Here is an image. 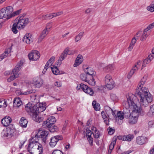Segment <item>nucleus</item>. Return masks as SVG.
Masks as SVG:
<instances>
[{
	"label": "nucleus",
	"instance_id": "1",
	"mask_svg": "<svg viewBox=\"0 0 154 154\" xmlns=\"http://www.w3.org/2000/svg\"><path fill=\"white\" fill-rule=\"evenodd\" d=\"M137 88L139 91L137 94L140 98V104L144 106V107L148 106L149 103H151L153 100L152 96L149 92H147V89L146 88Z\"/></svg>",
	"mask_w": 154,
	"mask_h": 154
},
{
	"label": "nucleus",
	"instance_id": "2",
	"mask_svg": "<svg viewBox=\"0 0 154 154\" xmlns=\"http://www.w3.org/2000/svg\"><path fill=\"white\" fill-rule=\"evenodd\" d=\"M26 15L25 14H23L22 16L18 17L14 20V22L17 25L18 29H23L29 23V19L24 17Z\"/></svg>",
	"mask_w": 154,
	"mask_h": 154
},
{
	"label": "nucleus",
	"instance_id": "3",
	"mask_svg": "<svg viewBox=\"0 0 154 154\" xmlns=\"http://www.w3.org/2000/svg\"><path fill=\"white\" fill-rule=\"evenodd\" d=\"M26 107H29L31 112H33V113H37L38 114L40 112H42L45 111L46 109V106L45 104L40 103L37 107L35 105H33L29 103L25 106V109L26 110Z\"/></svg>",
	"mask_w": 154,
	"mask_h": 154
},
{
	"label": "nucleus",
	"instance_id": "4",
	"mask_svg": "<svg viewBox=\"0 0 154 154\" xmlns=\"http://www.w3.org/2000/svg\"><path fill=\"white\" fill-rule=\"evenodd\" d=\"M23 63L21 62H19L16 66L12 71L11 75L7 79L8 82H10L14 80L19 76V72L21 68Z\"/></svg>",
	"mask_w": 154,
	"mask_h": 154
},
{
	"label": "nucleus",
	"instance_id": "5",
	"mask_svg": "<svg viewBox=\"0 0 154 154\" xmlns=\"http://www.w3.org/2000/svg\"><path fill=\"white\" fill-rule=\"evenodd\" d=\"M134 96L131 93L128 94V97L127 96V101H124L123 102V108H129L132 107V104H134L133 98Z\"/></svg>",
	"mask_w": 154,
	"mask_h": 154
},
{
	"label": "nucleus",
	"instance_id": "6",
	"mask_svg": "<svg viewBox=\"0 0 154 154\" xmlns=\"http://www.w3.org/2000/svg\"><path fill=\"white\" fill-rule=\"evenodd\" d=\"M29 107H26V111L28 113L31 117L32 118V119L38 122H40L43 120V118L41 117L38 116V114L37 113H33V112H31Z\"/></svg>",
	"mask_w": 154,
	"mask_h": 154
},
{
	"label": "nucleus",
	"instance_id": "7",
	"mask_svg": "<svg viewBox=\"0 0 154 154\" xmlns=\"http://www.w3.org/2000/svg\"><path fill=\"white\" fill-rule=\"evenodd\" d=\"M48 134V132L46 131H39L36 134V135L38 136L42 143L45 144L46 143L47 137Z\"/></svg>",
	"mask_w": 154,
	"mask_h": 154
},
{
	"label": "nucleus",
	"instance_id": "8",
	"mask_svg": "<svg viewBox=\"0 0 154 154\" xmlns=\"http://www.w3.org/2000/svg\"><path fill=\"white\" fill-rule=\"evenodd\" d=\"M80 78L82 80L87 82L91 85L94 86L96 82L95 80L93 81L89 78L88 75L86 73H82L81 74Z\"/></svg>",
	"mask_w": 154,
	"mask_h": 154
},
{
	"label": "nucleus",
	"instance_id": "9",
	"mask_svg": "<svg viewBox=\"0 0 154 154\" xmlns=\"http://www.w3.org/2000/svg\"><path fill=\"white\" fill-rule=\"evenodd\" d=\"M83 69L86 74H87L90 79H91L93 81L95 80L94 77L95 74H94L93 70L91 68L88 67L87 65L84 66H83Z\"/></svg>",
	"mask_w": 154,
	"mask_h": 154
},
{
	"label": "nucleus",
	"instance_id": "10",
	"mask_svg": "<svg viewBox=\"0 0 154 154\" xmlns=\"http://www.w3.org/2000/svg\"><path fill=\"white\" fill-rule=\"evenodd\" d=\"M56 121L55 117L53 116H50L48 117L47 120L43 122L42 123L43 128H46L51 125H54Z\"/></svg>",
	"mask_w": 154,
	"mask_h": 154
},
{
	"label": "nucleus",
	"instance_id": "11",
	"mask_svg": "<svg viewBox=\"0 0 154 154\" xmlns=\"http://www.w3.org/2000/svg\"><path fill=\"white\" fill-rule=\"evenodd\" d=\"M40 54L39 52L36 50H32L28 55L29 59L30 60L36 61L40 57Z\"/></svg>",
	"mask_w": 154,
	"mask_h": 154
},
{
	"label": "nucleus",
	"instance_id": "12",
	"mask_svg": "<svg viewBox=\"0 0 154 154\" xmlns=\"http://www.w3.org/2000/svg\"><path fill=\"white\" fill-rule=\"evenodd\" d=\"M80 87L84 92L91 96L94 94V91L91 88L82 83L80 84Z\"/></svg>",
	"mask_w": 154,
	"mask_h": 154
},
{
	"label": "nucleus",
	"instance_id": "13",
	"mask_svg": "<svg viewBox=\"0 0 154 154\" xmlns=\"http://www.w3.org/2000/svg\"><path fill=\"white\" fill-rule=\"evenodd\" d=\"M134 105L132 104V107L131 108H133V110L132 112L131 115H135L136 113V115H138L139 114L140 112L142 110L141 108V106H144L141 105V104L140 106H137L134 103Z\"/></svg>",
	"mask_w": 154,
	"mask_h": 154
},
{
	"label": "nucleus",
	"instance_id": "14",
	"mask_svg": "<svg viewBox=\"0 0 154 154\" xmlns=\"http://www.w3.org/2000/svg\"><path fill=\"white\" fill-rule=\"evenodd\" d=\"M105 112H106L108 117L109 118L112 116H113L114 117L116 116V111H113L109 107L106 106L104 107Z\"/></svg>",
	"mask_w": 154,
	"mask_h": 154
},
{
	"label": "nucleus",
	"instance_id": "15",
	"mask_svg": "<svg viewBox=\"0 0 154 154\" xmlns=\"http://www.w3.org/2000/svg\"><path fill=\"white\" fill-rule=\"evenodd\" d=\"M29 144H43L42 141H40V140L38 138V136L36 135V134L35 135L34 137H32L29 139Z\"/></svg>",
	"mask_w": 154,
	"mask_h": 154
},
{
	"label": "nucleus",
	"instance_id": "16",
	"mask_svg": "<svg viewBox=\"0 0 154 154\" xmlns=\"http://www.w3.org/2000/svg\"><path fill=\"white\" fill-rule=\"evenodd\" d=\"M12 122L11 118L8 116H5L1 120L2 124L5 127L9 126L11 124L10 123Z\"/></svg>",
	"mask_w": 154,
	"mask_h": 154
},
{
	"label": "nucleus",
	"instance_id": "17",
	"mask_svg": "<svg viewBox=\"0 0 154 154\" xmlns=\"http://www.w3.org/2000/svg\"><path fill=\"white\" fill-rule=\"evenodd\" d=\"M69 51V49L67 48L65 49L63 52L61 54L59 59L58 63L59 65H60L61 63V61L64 60L65 57L67 56L68 52Z\"/></svg>",
	"mask_w": 154,
	"mask_h": 154
},
{
	"label": "nucleus",
	"instance_id": "18",
	"mask_svg": "<svg viewBox=\"0 0 154 154\" xmlns=\"http://www.w3.org/2000/svg\"><path fill=\"white\" fill-rule=\"evenodd\" d=\"M148 138L146 137L141 136L137 137L136 141L138 144H144L147 143Z\"/></svg>",
	"mask_w": 154,
	"mask_h": 154
},
{
	"label": "nucleus",
	"instance_id": "19",
	"mask_svg": "<svg viewBox=\"0 0 154 154\" xmlns=\"http://www.w3.org/2000/svg\"><path fill=\"white\" fill-rule=\"evenodd\" d=\"M6 131L8 134L13 135L16 132V130L12 125H10L6 128Z\"/></svg>",
	"mask_w": 154,
	"mask_h": 154
},
{
	"label": "nucleus",
	"instance_id": "20",
	"mask_svg": "<svg viewBox=\"0 0 154 154\" xmlns=\"http://www.w3.org/2000/svg\"><path fill=\"white\" fill-rule=\"evenodd\" d=\"M3 8L5 9V11H6V13L7 14L8 18L9 19L12 16L11 13L13 10V8L11 6H8L6 8Z\"/></svg>",
	"mask_w": 154,
	"mask_h": 154
},
{
	"label": "nucleus",
	"instance_id": "21",
	"mask_svg": "<svg viewBox=\"0 0 154 154\" xmlns=\"http://www.w3.org/2000/svg\"><path fill=\"white\" fill-rule=\"evenodd\" d=\"M83 60V57L80 54L78 55L75 61V63L73 65L74 66L76 67L79 66L80 64L82 63Z\"/></svg>",
	"mask_w": 154,
	"mask_h": 154
},
{
	"label": "nucleus",
	"instance_id": "22",
	"mask_svg": "<svg viewBox=\"0 0 154 154\" xmlns=\"http://www.w3.org/2000/svg\"><path fill=\"white\" fill-rule=\"evenodd\" d=\"M33 81V84L35 87L36 88H39L42 84V83L41 82L40 79L38 78H34Z\"/></svg>",
	"mask_w": 154,
	"mask_h": 154
},
{
	"label": "nucleus",
	"instance_id": "23",
	"mask_svg": "<svg viewBox=\"0 0 154 154\" xmlns=\"http://www.w3.org/2000/svg\"><path fill=\"white\" fill-rule=\"evenodd\" d=\"M22 101L19 97H16L14 98L13 101V106L14 107L17 108L21 105Z\"/></svg>",
	"mask_w": 154,
	"mask_h": 154
},
{
	"label": "nucleus",
	"instance_id": "24",
	"mask_svg": "<svg viewBox=\"0 0 154 154\" xmlns=\"http://www.w3.org/2000/svg\"><path fill=\"white\" fill-rule=\"evenodd\" d=\"M138 118V115H132L129 118V122L131 124H134L136 123L137 121Z\"/></svg>",
	"mask_w": 154,
	"mask_h": 154
},
{
	"label": "nucleus",
	"instance_id": "25",
	"mask_svg": "<svg viewBox=\"0 0 154 154\" xmlns=\"http://www.w3.org/2000/svg\"><path fill=\"white\" fill-rule=\"evenodd\" d=\"M62 139V138L61 137L58 136H55L51 138L50 142L55 143L56 144L57 142L61 141Z\"/></svg>",
	"mask_w": 154,
	"mask_h": 154
},
{
	"label": "nucleus",
	"instance_id": "26",
	"mask_svg": "<svg viewBox=\"0 0 154 154\" xmlns=\"http://www.w3.org/2000/svg\"><path fill=\"white\" fill-rule=\"evenodd\" d=\"M49 31V30L45 28L41 33L39 38V40L41 41L47 35Z\"/></svg>",
	"mask_w": 154,
	"mask_h": 154
},
{
	"label": "nucleus",
	"instance_id": "27",
	"mask_svg": "<svg viewBox=\"0 0 154 154\" xmlns=\"http://www.w3.org/2000/svg\"><path fill=\"white\" fill-rule=\"evenodd\" d=\"M48 128L49 131L51 132H57L58 131L57 127L55 125H51L46 128Z\"/></svg>",
	"mask_w": 154,
	"mask_h": 154
},
{
	"label": "nucleus",
	"instance_id": "28",
	"mask_svg": "<svg viewBox=\"0 0 154 154\" xmlns=\"http://www.w3.org/2000/svg\"><path fill=\"white\" fill-rule=\"evenodd\" d=\"M28 123V121L24 117H22L20 121V126L23 128L26 127Z\"/></svg>",
	"mask_w": 154,
	"mask_h": 154
},
{
	"label": "nucleus",
	"instance_id": "29",
	"mask_svg": "<svg viewBox=\"0 0 154 154\" xmlns=\"http://www.w3.org/2000/svg\"><path fill=\"white\" fill-rule=\"evenodd\" d=\"M147 76L146 75H144L141 79V81L139 83V85L138 86V89H141L143 88V85L145 84L146 79Z\"/></svg>",
	"mask_w": 154,
	"mask_h": 154
},
{
	"label": "nucleus",
	"instance_id": "30",
	"mask_svg": "<svg viewBox=\"0 0 154 154\" xmlns=\"http://www.w3.org/2000/svg\"><path fill=\"white\" fill-rule=\"evenodd\" d=\"M106 112L104 111H103L101 112V115L103 119L104 120V122L107 125H109V121L108 120V116L106 114Z\"/></svg>",
	"mask_w": 154,
	"mask_h": 154
},
{
	"label": "nucleus",
	"instance_id": "31",
	"mask_svg": "<svg viewBox=\"0 0 154 154\" xmlns=\"http://www.w3.org/2000/svg\"><path fill=\"white\" fill-rule=\"evenodd\" d=\"M113 69V66L112 64H109L103 68V70L106 72H109Z\"/></svg>",
	"mask_w": 154,
	"mask_h": 154
},
{
	"label": "nucleus",
	"instance_id": "32",
	"mask_svg": "<svg viewBox=\"0 0 154 154\" xmlns=\"http://www.w3.org/2000/svg\"><path fill=\"white\" fill-rule=\"evenodd\" d=\"M113 79L109 74H107L105 78V84L113 82Z\"/></svg>",
	"mask_w": 154,
	"mask_h": 154
},
{
	"label": "nucleus",
	"instance_id": "33",
	"mask_svg": "<svg viewBox=\"0 0 154 154\" xmlns=\"http://www.w3.org/2000/svg\"><path fill=\"white\" fill-rule=\"evenodd\" d=\"M5 9L2 8L0 10V19H3L7 17V19H8L7 14L6 13V11Z\"/></svg>",
	"mask_w": 154,
	"mask_h": 154
},
{
	"label": "nucleus",
	"instance_id": "34",
	"mask_svg": "<svg viewBox=\"0 0 154 154\" xmlns=\"http://www.w3.org/2000/svg\"><path fill=\"white\" fill-rule=\"evenodd\" d=\"M22 40L23 42L29 44L30 43L31 40L30 37H29V34H26L23 37Z\"/></svg>",
	"mask_w": 154,
	"mask_h": 154
},
{
	"label": "nucleus",
	"instance_id": "35",
	"mask_svg": "<svg viewBox=\"0 0 154 154\" xmlns=\"http://www.w3.org/2000/svg\"><path fill=\"white\" fill-rule=\"evenodd\" d=\"M93 107L96 111H98L100 109V105L95 100L93 101L92 103Z\"/></svg>",
	"mask_w": 154,
	"mask_h": 154
},
{
	"label": "nucleus",
	"instance_id": "36",
	"mask_svg": "<svg viewBox=\"0 0 154 154\" xmlns=\"http://www.w3.org/2000/svg\"><path fill=\"white\" fill-rule=\"evenodd\" d=\"M137 39L135 37H134L132 40L131 43L128 47V50L131 51L133 49L135 44L136 42Z\"/></svg>",
	"mask_w": 154,
	"mask_h": 154
},
{
	"label": "nucleus",
	"instance_id": "37",
	"mask_svg": "<svg viewBox=\"0 0 154 154\" xmlns=\"http://www.w3.org/2000/svg\"><path fill=\"white\" fill-rule=\"evenodd\" d=\"M53 67H51V69L52 72L54 74L57 75L60 73V71L57 68V66H53Z\"/></svg>",
	"mask_w": 154,
	"mask_h": 154
},
{
	"label": "nucleus",
	"instance_id": "38",
	"mask_svg": "<svg viewBox=\"0 0 154 154\" xmlns=\"http://www.w3.org/2000/svg\"><path fill=\"white\" fill-rule=\"evenodd\" d=\"M134 136L132 134H128L124 136V139L125 141H130L134 138Z\"/></svg>",
	"mask_w": 154,
	"mask_h": 154
},
{
	"label": "nucleus",
	"instance_id": "39",
	"mask_svg": "<svg viewBox=\"0 0 154 154\" xmlns=\"http://www.w3.org/2000/svg\"><path fill=\"white\" fill-rule=\"evenodd\" d=\"M84 34V32H81L76 36L75 39L76 42H78L80 40L83 36Z\"/></svg>",
	"mask_w": 154,
	"mask_h": 154
},
{
	"label": "nucleus",
	"instance_id": "40",
	"mask_svg": "<svg viewBox=\"0 0 154 154\" xmlns=\"http://www.w3.org/2000/svg\"><path fill=\"white\" fill-rule=\"evenodd\" d=\"M124 114H123V112L120 111L117 113V115L116 117H117L120 119L122 120L124 118Z\"/></svg>",
	"mask_w": 154,
	"mask_h": 154
},
{
	"label": "nucleus",
	"instance_id": "41",
	"mask_svg": "<svg viewBox=\"0 0 154 154\" xmlns=\"http://www.w3.org/2000/svg\"><path fill=\"white\" fill-rule=\"evenodd\" d=\"M8 54V51L7 50L5 51L0 56V61L7 57Z\"/></svg>",
	"mask_w": 154,
	"mask_h": 154
},
{
	"label": "nucleus",
	"instance_id": "42",
	"mask_svg": "<svg viewBox=\"0 0 154 154\" xmlns=\"http://www.w3.org/2000/svg\"><path fill=\"white\" fill-rule=\"evenodd\" d=\"M105 84L106 87L109 90L112 89L115 86V84L113 81L112 83Z\"/></svg>",
	"mask_w": 154,
	"mask_h": 154
},
{
	"label": "nucleus",
	"instance_id": "43",
	"mask_svg": "<svg viewBox=\"0 0 154 154\" xmlns=\"http://www.w3.org/2000/svg\"><path fill=\"white\" fill-rule=\"evenodd\" d=\"M17 25L14 22L11 29L13 32L15 34L17 33L18 32L17 29Z\"/></svg>",
	"mask_w": 154,
	"mask_h": 154
},
{
	"label": "nucleus",
	"instance_id": "44",
	"mask_svg": "<svg viewBox=\"0 0 154 154\" xmlns=\"http://www.w3.org/2000/svg\"><path fill=\"white\" fill-rule=\"evenodd\" d=\"M147 9L151 12L154 11V3L151 4L146 8Z\"/></svg>",
	"mask_w": 154,
	"mask_h": 154
},
{
	"label": "nucleus",
	"instance_id": "45",
	"mask_svg": "<svg viewBox=\"0 0 154 154\" xmlns=\"http://www.w3.org/2000/svg\"><path fill=\"white\" fill-rule=\"evenodd\" d=\"M110 97L111 99L113 101H116L118 100V97L116 94L112 93L110 94Z\"/></svg>",
	"mask_w": 154,
	"mask_h": 154
},
{
	"label": "nucleus",
	"instance_id": "46",
	"mask_svg": "<svg viewBox=\"0 0 154 154\" xmlns=\"http://www.w3.org/2000/svg\"><path fill=\"white\" fill-rule=\"evenodd\" d=\"M150 62V60H148L147 58L144 60L142 66V68L141 69L143 68V67H145L146 66V65L147 64H148Z\"/></svg>",
	"mask_w": 154,
	"mask_h": 154
},
{
	"label": "nucleus",
	"instance_id": "47",
	"mask_svg": "<svg viewBox=\"0 0 154 154\" xmlns=\"http://www.w3.org/2000/svg\"><path fill=\"white\" fill-rule=\"evenodd\" d=\"M94 136V137L95 138H98L100 137V133L99 131H97L96 132H92Z\"/></svg>",
	"mask_w": 154,
	"mask_h": 154
},
{
	"label": "nucleus",
	"instance_id": "48",
	"mask_svg": "<svg viewBox=\"0 0 154 154\" xmlns=\"http://www.w3.org/2000/svg\"><path fill=\"white\" fill-rule=\"evenodd\" d=\"M37 150L39 152L38 154H42L43 152V148L42 145H38Z\"/></svg>",
	"mask_w": 154,
	"mask_h": 154
},
{
	"label": "nucleus",
	"instance_id": "49",
	"mask_svg": "<svg viewBox=\"0 0 154 154\" xmlns=\"http://www.w3.org/2000/svg\"><path fill=\"white\" fill-rule=\"evenodd\" d=\"M149 31V30L146 28L144 30L143 34L145 35L147 37L150 34V32Z\"/></svg>",
	"mask_w": 154,
	"mask_h": 154
},
{
	"label": "nucleus",
	"instance_id": "50",
	"mask_svg": "<svg viewBox=\"0 0 154 154\" xmlns=\"http://www.w3.org/2000/svg\"><path fill=\"white\" fill-rule=\"evenodd\" d=\"M149 128H152L154 127V122L152 121H149L148 123Z\"/></svg>",
	"mask_w": 154,
	"mask_h": 154
},
{
	"label": "nucleus",
	"instance_id": "51",
	"mask_svg": "<svg viewBox=\"0 0 154 154\" xmlns=\"http://www.w3.org/2000/svg\"><path fill=\"white\" fill-rule=\"evenodd\" d=\"M34 146L33 145H28V151L30 152L33 151L34 150L33 149H34Z\"/></svg>",
	"mask_w": 154,
	"mask_h": 154
},
{
	"label": "nucleus",
	"instance_id": "52",
	"mask_svg": "<svg viewBox=\"0 0 154 154\" xmlns=\"http://www.w3.org/2000/svg\"><path fill=\"white\" fill-rule=\"evenodd\" d=\"M129 108H123V114L127 113L129 115V113H130Z\"/></svg>",
	"mask_w": 154,
	"mask_h": 154
},
{
	"label": "nucleus",
	"instance_id": "53",
	"mask_svg": "<svg viewBox=\"0 0 154 154\" xmlns=\"http://www.w3.org/2000/svg\"><path fill=\"white\" fill-rule=\"evenodd\" d=\"M52 154H63V153L59 150L56 149L54 150Z\"/></svg>",
	"mask_w": 154,
	"mask_h": 154
},
{
	"label": "nucleus",
	"instance_id": "54",
	"mask_svg": "<svg viewBox=\"0 0 154 154\" xmlns=\"http://www.w3.org/2000/svg\"><path fill=\"white\" fill-rule=\"evenodd\" d=\"M55 57L54 56L52 57L48 61L49 63H50L51 65L53 63L54 61Z\"/></svg>",
	"mask_w": 154,
	"mask_h": 154
},
{
	"label": "nucleus",
	"instance_id": "55",
	"mask_svg": "<svg viewBox=\"0 0 154 154\" xmlns=\"http://www.w3.org/2000/svg\"><path fill=\"white\" fill-rule=\"evenodd\" d=\"M108 129L109 130L108 134L109 135L112 134L115 131V130L112 129V128H110L109 129L108 128Z\"/></svg>",
	"mask_w": 154,
	"mask_h": 154
},
{
	"label": "nucleus",
	"instance_id": "56",
	"mask_svg": "<svg viewBox=\"0 0 154 154\" xmlns=\"http://www.w3.org/2000/svg\"><path fill=\"white\" fill-rule=\"evenodd\" d=\"M87 137L89 143L92 144L93 141V138L91 136Z\"/></svg>",
	"mask_w": 154,
	"mask_h": 154
},
{
	"label": "nucleus",
	"instance_id": "57",
	"mask_svg": "<svg viewBox=\"0 0 154 154\" xmlns=\"http://www.w3.org/2000/svg\"><path fill=\"white\" fill-rule=\"evenodd\" d=\"M86 137L91 136L92 133H91V131L89 130H87L86 132Z\"/></svg>",
	"mask_w": 154,
	"mask_h": 154
},
{
	"label": "nucleus",
	"instance_id": "58",
	"mask_svg": "<svg viewBox=\"0 0 154 154\" xmlns=\"http://www.w3.org/2000/svg\"><path fill=\"white\" fill-rule=\"evenodd\" d=\"M154 27V22L150 24L146 28L147 29L149 30L150 29H152Z\"/></svg>",
	"mask_w": 154,
	"mask_h": 154
},
{
	"label": "nucleus",
	"instance_id": "59",
	"mask_svg": "<svg viewBox=\"0 0 154 154\" xmlns=\"http://www.w3.org/2000/svg\"><path fill=\"white\" fill-rule=\"evenodd\" d=\"M141 65V62L140 61H138L137 62L136 64H135L134 66L139 69Z\"/></svg>",
	"mask_w": 154,
	"mask_h": 154
},
{
	"label": "nucleus",
	"instance_id": "60",
	"mask_svg": "<svg viewBox=\"0 0 154 154\" xmlns=\"http://www.w3.org/2000/svg\"><path fill=\"white\" fill-rule=\"evenodd\" d=\"M52 24L51 23H48L46 27L45 28L46 29H47L48 30H49L50 31V30L51 28L52 27Z\"/></svg>",
	"mask_w": 154,
	"mask_h": 154
},
{
	"label": "nucleus",
	"instance_id": "61",
	"mask_svg": "<svg viewBox=\"0 0 154 154\" xmlns=\"http://www.w3.org/2000/svg\"><path fill=\"white\" fill-rule=\"evenodd\" d=\"M154 55L152 54H150L148 57L147 58L150 60L151 61V60L154 58Z\"/></svg>",
	"mask_w": 154,
	"mask_h": 154
},
{
	"label": "nucleus",
	"instance_id": "62",
	"mask_svg": "<svg viewBox=\"0 0 154 154\" xmlns=\"http://www.w3.org/2000/svg\"><path fill=\"white\" fill-rule=\"evenodd\" d=\"M21 9L18 10L14 12V16L17 15H18L21 12Z\"/></svg>",
	"mask_w": 154,
	"mask_h": 154
},
{
	"label": "nucleus",
	"instance_id": "63",
	"mask_svg": "<svg viewBox=\"0 0 154 154\" xmlns=\"http://www.w3.org/2000/svg\"><path fill=\"white\" fill-rule=\"evenodd\" d=\"M54 85L56 86H57V87H60L62 85L60 82H56L54 83Z\"/></svg>",
	"mask_w": 154,
	"mask_h": 154
},
{
	"label": "nucleus",
	"instance_id": "64",
	"mask_svg": "<svg viewBox=\"0 0 154 154\" xmlns=\"http://www.w3.org/2000/svg\"><path fill=\"white\" fill-rule=\"evenodd\" d=\"M150 111L153 113L154 112V104L150 106Z\"/></svg>",
	"mask_w": 154,
	"mask_h": 154
}]
</instances>
